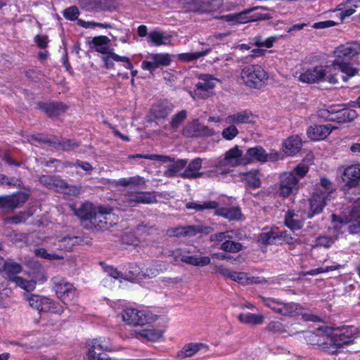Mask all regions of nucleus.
<instances>
[{
	"mask_svg": "<svg viewBox=\"0 0 360 360\" xmlns=\"http://www.w3.org/2000/svg\"><path fill=\"white\" fill-rule=\"evenodd\" d=\"M299 189V181L293 172H284L280 176V195L287 198Z\"/></svg>",
	"mask_w": 360,
	"mask_h": 360,
	"instance_id": "8",
	"label": "nucleus"
},
{
	"mask_svg": "<svg viewBox=\"0 0 360 360\" xmlns=\"http://www.w3.org/2000/svg\"><path fill=\"white\" fill-rule=\"evenodd\" d=\"M285 224L291 230H299L302 227V221L290 210H288L285 216Z\"/></svg>",
	"mask_w": 360,
	"mask_h": 360,
	"instance_id": "42",
	"label": "nucleus"
},
{
	"mask_svg": "<svg viewBox=\"0 0 360 360\" xmlns=\"http://www.w3.org/2000/svg\"><path fill=\"white\" fill-rule=\"evenodd\" d=\"M96 11H112L116 8L114 0H96Z\"/></svg>",
	"mask_w": 360,
	"mask_h": 360,
	"instance_id": "58",
	"label": "nucleus"
},
{
	"mask_svg": "<svg viewBox=\"0 0 360 360\" xmlns=\"http://www.w3.org/2000/svg\"><path fill=\"white\" fill-rule=\"evenodd\" d=\"M22 270V266L17 262L13 261L4 262L3 271H5L10 281L13 280V277H17V274L20 273Z\"/></svg>",
	"mask_w": 360,
	"mask_h": 360,
	"instance_id": "39",
	"label": "nucleus"
},
{
	"mask_svg": "<svg viewBox=\"0 0 360 360\" xmlns=\"http://www.w3.org/2000/svg\"><path fill=\"white\" fill-rule=\"evenodd\" d=\"M335 128L332 127L331 124L317 125L309 127L307 130V134L311 139H323L330 134L333 129Z\"/></svg>",
	"mask_w": 360,
	"mask_h": 360,
	"instance_id": "25",
	"label": "nucleus"
},
{
	"mask_svg": "<svg viewBox=\"0 0 360 360\" xmlns=\"http://www.w3.org/2000/svg\"><path fill=\"white\" fill-rule=\"evenodd\" d=\"M359 53L360 44L357 42L342 44L335 51L336 58H342L343 60L350 59Z\"/></svg>",
	"mask_w": 360,
	"mask_h": 360,
	"instance_id": "16",
	"label": "nucleus"
},
{
	"mask_svg": "<svg viewBox=\"0 0 360 360\" xmlns=\"http://www.w3.org/2000/svg\"><path fill=\"white\" fill-rule=\"evenodd\" d=\"M209 50L199 51L195 53H185L179 54L178 58L182 61H192L206 56L209 53Z\"/></svg>",
	"mask_w": 360,
	"mask_h": 360,
	"instance_id": "55",
	"label": "nucleus"
},
{
	"mask_svg": "<svg viewBox=\"0 0 360 360\" xmlns=\"http://www.w3.org/2000/svg\"><path fill=\"white\" fill-rule=\"evenodd\" d=\"M158 231V228L155 225L149 223H141L136 227V231L141 236H148Z\"/></svg>",
	"mask_w": 360,
	"mask_h": 360,
	"instance_id": "53",
	"label": "nucleus"
},
{
	"mask_svg": "<svg viewBox=\"0 0 360 360\" xmlns=\"http://www.w3.org/2000/svg\"><path fill=\"white\" fill-rule=\"evenodd\" d=\"M75 214L82 220L91 221L93 216L97 210V207H95L93 204L86 202L83 203L79 208L75 209Z\"/></svg>",
	"mask_w": 360,
	"mask_h": 360,
	"instance_id": "29",
	"label": "nucleus"
},
{
	"mask_svg": "<svg viewBox=\"0 0 360 360\" xmlns=\"http://www.w3.org/2000/svg\"><path fill=\"white\" fill-rule=\"evenodd\" d=\"M116 185L120 186H131L139 187L145 186V180L144 178L140 176H134L129 178L120 179L117 181Z\"/></svg>",
	"mask_w": 360,
	"mask_h": 360,
	"instance_id": "45",
	"label": "nucleus"
},
{
	"mask_svg": "<svg viewBox=\"0 0 360 360\" xmlns=\"http://www.w3.org/2000/svg\"><path fill=\"white\" fill-rule=\"evenodd\" d=\"M310 213L312 217L315 214L322 212L323 207L326 205L325 195L323 193H314L309 199Z\"/></svg>",
	"mask_w": 360,
	"mask_h": 360,
	"instance_id": "27",
	"label": "nucleus"
},
{
	"mask_svg": "<svg viewBox=\"0 0 360 360\" xmlns=\"http://www.w3.org/2000/svg\"><path fill=\"white\" fill-rule=\"evenodd\" d=\"M212 231L210 226H203L202 225H191L185 226H178L169 228L166 231V235L172 237H187L194 236L199 233H209Z\"/></svg>",
	"mask_w": 360,
	"mask_h": 360,
	"instance_id": "7",
	"label": "nucleus"
},
{
	"mask_svg": "<svg viewBox=\"0 0 360 360\" xmlns=\"http://www.w3.org/2000/svg\"><path fill=\"white\" fill-rule=\"evenodd\" d=\"M55 141H58V143H56L55 146H53L56 148H60L63 150H71L74 148H76L79 146V143L74 141L70 139H65L63 141H60L56 137Z\"/></svg>",
	"mask_w": 360,
	"mask_h": 360,
	"instance_id": "54",
	"label": "nucleus"
},
{
	"mask_svg": "<svg viewBox=\"0 0 360 360\" xmlns=\"http://www.w3.org/2000/svg\"><path fill=\"white\" fill-rule=\"evenodd\" d=\"M245 180L249 186L252 188H259L261 186V181L259 177V172L257 170L251 171L244 174Z\"/></svg>",
	"mask_w": 360,
	"mask_h": 360,
	"instance_id": "51",
	"label": "nucleus"
},
{
	"mask_svg": "<svg viewBox=\"0 0 360 360\" xmlns=\"http://www.w3.org/2000/svg\"><path fill=\"white\" fill-rule=\"evenodd\" d=\"M266 331L272 333H284L286 332V330L283 325V323L278 321H273L269 322L266 327Z\"/></svg>",
	"mask_w": 360,
	"mask_h": 360,
	"instance_id": "57",
	"label": "nucleus"
},
{
	"mask_svg": "<svg viewBox=\"0 0 360 360\" xmlns=\"http://www.w3.org/2000/svg\"><path fill=\"white\" fill-rule=\"evenodd\" d=\"M333 219L337 220L340 224L351 223L348 226L349 232L352 234L357 233L360 231V199L354 201L352 210L348 217H338L333 214Z\"/></svg>",
	"mask_w": 360,
	"mask_h": 360,
	"instance_id": "4",
	"label": "nucleus"
},
{
	"mask_svg": "<svg viewBox=\"0 0 360 360\" xmlns=\"http://www.w3.org/2000/svg\"><path fill=\"white\" fill-rule=\"evenodd\" d=\"M151 60H154L155 63L160 66H167L171 63V57L168 53H155L150 55Z\"/></svg>",
	"mask_w": 360,
	"mask_h": 360,
	"instance_id": "52",
	"label": "nucleus"
},
{
	"mask_svg": "<svg viewBox=\"0 0 360 360\" xmlns=\"http://www.w3.org/2000/svg\"><path fill=\"white\" fill-rule=\"evenodd\" d=\"M32 212L30 210L21 212L18 214L13 216L11 217L6 218L4 221L7 224H18L20 223H25L28 219V218L32 216Z\"/></svg>",
	"mask_w": 360,
	"mask_h": 360,
	"instance_id": "47",
	"label": "nucleus"
},
{
	"mask_svg": "<svg viewBox=\"0 0 360 360\" xmlns=\"http://www.w3.org/2000/svg\"><path fill=\"white\" fill-rule=\"evenodd\" d=\"M342 180L349 188L355 187L360 180V165L347 167L342 174Z\"/></svg>",
	"mask_w": 360,
	"mask_h": 360,
	"instance_id": "17",
	"label": "nucleus"
},
{
	"mask_svg": "<svg viewBox=\"0 0 360 360\" xmlns=\"http://www.w3.org/2000/svg\"><path fill=\"white\" fill-rule=\"evenodd\" d=\"M4 182L9 186H18L19 188H24L22 181L15 177L8 178L4 175H0V183L3 184Z\"/></svg>",
	"mask_w": 360,
	"mask_h": 360,
	"instance_id": "60",
	"label": "nucleus"
},
{
	"mask_svg": "<svg viewBox=\"0 0 360 360\" xmlns=\"http://www.w3.org/2000/svg\"><path fill=\"white\" fill-rule=\"evenodd\" d=\"M106 54V56L102 57V59L105 62V65L107 68H110L113 66V61L126 63L125 67L129 70H132L134 68L129 58L127 57L120 56L111 51H108Z\"/></svg>",
	"mask_w": 360,
	"mask_h": 360,
	"instance_id": "28",
	"label": "nucleus"
},
{
	"mask_svg": "<svg viewBox=\"0 0 360 360\" xmlns=\"http://www.w3.org/2000/svg\"><path fill=\"white\" fill-rule=\"evenodd\" d=\"M155 195L151 193L142 192L134 196L129 197L126 202L128 203L136 202V203H143L150 204L155 202Z\"/></svg>",
	"mask_w": 360,
	"mask_h": 360,
	"instance_id": "35",
	"label": "nucleus"
},
{
	"mask_svg": "<svg viewBox=\"0 0 360 360\" xmlns=\"http://www.w3.org/2000/svg\"><path fill=\"white\" fill-rule=\"evenodd\" d=\"M214 79L209 75H203L201 81L196 84L198 91H207L212 89L214 86Z\"/></svg>",
	"mask_w": 360,
	"mask_h": 360,
	"instance_id": "50",
	"label": "nucleus"
},
{
	"mask_svg": "<svg viewBox=\"0 0 360 360\" xmlns=\"http://www.w3.org/2000/svg\"><path fill=\"white\" fill-rule=\"evenodd\" d=\"M39 106L51 118L60 116L68 109V106L63 103H40Z\"/></svg>",
	"mask_w": 360,
	"mask_h": 360,
	"instance_id": "21",
	"label": "nucleus"
},
{
	"mask_svg": "<svg viewBox=\"0 0 360 360\" xmlns=\"http://www.w3.org/2000/svg\"><path fill=\"white\" fill-rule=\"evenodd\" d=\"M193 4V12H212L222 6L223 0H194Z\"/></svg>",
	"mask_w": 360,
	"mask_h": 360,
	"instance_id": "19",
	"label": "nucleus"
},
{
	"mask_svg": "<svg viewBox=\"0 0 360 360\" xmlns=\"http://www.w3.org/2000/svg\"><path fill=\"white\" fill-rule=\"evenodd\" d=\"M55 290L63 303L70 302L75 295L76 289L69 283H60L56 285Z\"/></svg>",
	"mask_w": 360,
	"mask_h": 360,
	"instance_id": "20",
	"label": "nucleus"
},
{
	"mask_svg": "<svg viewBox=\"0 0 360 360\" xmlns=\"http://www.w3.org/2000/svg\"><path fill=\"white\" fill-rule=\"evenodd\" d=\"M187 117V111L182 110L175 114L171 119L169 127L172 129L176 130Z\"/></svg>",
	"mask_w": 360,
	"mask_h": 360,
	"instance_id": "49",
	"label": "nucleus"
},
{
	"mask_svg": "<svg viewBox=\"0 0 360 360\" xmlns=\"http://www.w3.org/2000/svg\"><path fill=\"white\" fill-rule=\"evenodd\" d=\"M356 116L357 115L355 110L344 109L333 113V115H332L331 121L337 122L338 123H345L354 120Z\"/></svg>",
	"mask_w": 360,
	"mask_h": 360,
	"instance_id": "32",
	"label": "nucleus"
},
{
	"mask_svg": "<svg viewBox=\"0 0 360 360\" xmlns=\"http://www.w3.org/2000/svg\"><path fill=\"white\" fill-rule=\"evenodd\" d=\"M277 37H271L267 38L266 40H263L261 36H257L253 38V44L258 46H265L266 48H271L273 46L274 43L276 41Z\"/></svg>",
	"mask_w": 360,
	"mask_h": 360,
	"instance_id": "56",
	"label": "nucleus"
},
{
	"mask_svg": "<svg viewBox=\"0 0 360 360\" xmlns=\"http://www.w3.org/2000/svg\"><path fill=\"white\" fill-rule=\"evenodd\" d=\"M259 10H264V8L258 6L253 7L240 13L221 15L219 18L229 22L230 25L247 23L251 22L250 14Z\"/></svg>",
	"mask_w": 360,
	"mask_h": 360,
	"instance_id": "14",
	"label": "nucleus"
},
{
	"mask_svg": "<svg viewBox=\"0 0 360 360\" xmlns=\"http://www.w3.org/2000/svg\"><path fill=\"white\" fill-rule=\"evenodd\" d=\"M215 214L224 217L229 220L240 219L242 216L240 210L238 207H219L216 210Z\"/></svg>",
	"mask_w": 360,
	"mask_h": 360,
	"instance_id": "36",
	"label": "nucleus"
},
{
	"mask_svg": "<svg viewBox=\"0 0 360 360\" xmlns=\"http://www.w3.org/2000/svg\"><path fill=\"white\" fill-rule=\"evenodd\" d=\"M11 282L15 283L18 286L20 287L27 292L33 290L36 286V281H27L22 277H13Z\"/></svg>",
	"mask_w": 360,
	"mask_h": 360,
	"instance_id": "48",
	"label": "nucleus"
},
{
	"mask_svg": "<svg viewBox=\"0 0 360 360\" xmlns=\"http://www.w3.org/2000/svg\"><path fill=\"white\" fill-rule=\"evenodd\" d=\"M181 261L196 266H205L210 264V258L209 257H198L195 256L184 255L181 257Z\"/></svg>",
	"mask_w": 360,
	"mask_h": 360,
	"instance_id": "41",
	"label": "nucleus"
},
{
	"mask_svg": "<svg viewBox=\"0 0 360 360\" xmlns=\"http://www.w3.org/2000/svg\"><path fill=\"white\" fill-rule=\"evenodd\" d=\"M81 242L82 239L77 236H67L58 240L56 245L58 250L69 252L72 250L74 246Z\"/></svg>",
	"mask_w": 360,
	"mask_h": 360,
	"instance_id": "33",
	"label": "nucleus"
},
{
	"mask_svg": "<svg viewBox=\"0 0 360 360\" xmlns=\"http://www.w3.org/2000/svg\"><path fill=\"white\" fill-rule=\"evenodd\" d=\"M122 318L127 324L134 326H142L153 321V319L145 311L131 308L124 310Z\"/></svg>",
	"mask_w": 360,
	"mask_h": 360,
	"instance_id": "6",
	"label": "nucleus"
},
{
	"mask_svg": "<svg viewBox=\"0 0 360 360\" xmlns=\"http://www.w3.org/2000/svg\"><path fill=\"white\" fill-rule=\"evenodd\" d=\"M331 66L335 69L338 68L342 72L347 76H354L358 72V70L351 65L350 63L342 58H335L332 63Z\"/></svg>",
	"mask_w": 360,
	"mask_h": 360,
	"instance_id": "34",
	"label": "nucleus"
},
{
	"mask_svg": "<svg viewBox=\"0 0 360 360\" xmlns=\"http://www.w3.org/2000/svg\"><path fill=\"white\" fill-rule=\"evenodd\" d=\"M27 300L31 307L36 309L39 312L48 311L51 307V301L46 297L37 295H26Z\"/></svg>",
	"mask_w": 360,
	"mask_h": 360,
	"instance_id": "18",
	"label": "nucleus"
},
{
	"mask_svg": "<svg viewBox=\"0 0 360 360\" xmlns=\"http://www.w3.org/2000/svg\"><path fill=\"white\" fill-rule=\"evenodd\" d=\"M202 160L197 158L190 162L186 169L180 174L184 179H198L202 176L203 173L200 172L202 167Z\"/></svg>",
	"mask_w": 360,
	"mask_h": 360,
	"instance_id": "22",
	"label": "nucleus"
},
{
	"mask_svg": "<svg viewBox=\"0 0 360 360\" xmlns=\"http://www.w3.org/2000/svg\"><path fill=\"white\" fill-rule=\"evenodd\" d=\"M169 39V37L165 36L160 31L153 30L148 34V41L155 46L167 44V41Z\"/></svg>",
	"mask_w": 360,
	"mask_h": 360,
	"instance_id": "43",
	"label": "nucleus"
},
{
	"mask_svg": "<svg viewBox=\"0 0 360 360\" xmlns=\"http://www.w3.org/2000/svg\"><path fill=\"white\" fill-rule=\"evenodd\" d=\"M329 66L317 65L311 68L307 69L305 72L302 73L299 79L302 82L307 84L319 83L321 81H323L330 71Z\"/></svg>",
	"mask_w": 360,
	"mask_h": 360,
	"instance_id": "9",
	"label": "nucleus"
},
{
	"mask_svg": "<svg viewBox=\"0 0 360 360\" xmlns=\"http://www.w3.org/2000/svg\"><path fill=\"white\" fill-rule=\"evenodd\" d=\"M2 197L4 209L13 211L25 203L30 197V194L26 192L20 191L13 195H3Z\"/></svg>",
	"mask_w": 360,
	"mask_h": 360,
	"instance_id": "15",
	"label": "nucleus"
},
{
	"mask_svg": "<svg viewBox=\"0 0 360 360\" xmlns=\"http://www.w3.org/2000/svg\"><path fill=\"white\" fill-rule=\"evenodd\" d=\"M276 236H275L274 232L269 231L259 234L257 240L259 243L266 245L271 244L272 241L276 239Z\"/></svg>",
	"mask_w": 360,
	"mask_h": 360,
	"instance_id": "59",
	"label": "nucleus"
},
{
	"mask_svg": "<svg viewBox=\"0 0 360 360\" xmlns=\"http://www.w3.org/2000/svg\"><path fill=\"white\" fill-rule=\"evenodd\" d=\"M240 77L245 85L251 88L259 87L269 77L265 70L259 65L244 67Z\"/></svg>",
	"mask_w": 360,
	"mask_h": 360,
	"instance_id": "2",
	"label": "nucleus"
},
{
	"mask_svg": "<svg viewBox=\"0 0 360 360\" xmlns=\"http://www.w3.org/2000/svg\"><path fill=\"white\" fill-rule=\"evenodd\" d=\"M174 163L171 165L169 168L164 172V175L168 178H172L184 169L187 165V160L184 159H179L174 160Z\"/></svg>",
	"mask_w": 360,
	"mask_h": 360,
	"instance_id": "40",
	"label": "nucleus"
},
{
	"mask_svg": "<svg viewBox=\"0 0 360 360\" xmlns=\"http://www.w3.org/2000/svg\"><path fill=\"white\" fill-rule=\"evenodd\" d=\"M162 336V331L156 329H143L135 331V337H141L148 341H157Z\"/></svg>",
	"mask_w": 360,
	"mask_h": 360,
	"instance_id": "37",
	"label": "nucleus"
},
{
	"mask_svg": "<svg viewBox=\"0 0 360 360\" xmlns=\"http://www.w3.org/2000/svg\"><path fill=\"white\" fill-rule=\"evenodd\" d=\"M309 171V167L304 162H301L297 165L295 169L294 172L299 178H303Z\"/></svg>",
	"mask_w": 360,
	"mask_h": 360,
	"instance_id": "64",
	"label": "nucleus"
},
{
	"mask_svg": "<svg viewBox=\"0 0 360 360\" xmlns=\"http://www.w3.org/2000/svg\"><path fill=\"white\" fill-rule=\"evenodd\" d=\"M302 307L297 303L290 302L281 304V307H274V311L285 316H292L300 314Z\"/></svg>",
	"mask_w": 360,
	"mask_h": 360,
	"instance_id": "31",
	"label": "nucleus"
},
{
	"mask_svg": "<svg viewBox=\"0 0 360 360\" xmlns=\"http://www.w3.org/2000/svg\"><path fill=\"white\" fill-rule=\"evenodd\" d=\"M335 330L329 327H319L315 331L308 334V340L312 345H318L329 353L336 352L338 348L352 342L354 335L352 328H343Z\"/></svg>",
	"mask_w": 360,
	"mask_h": 360,
	"instance_id": "1",
	"label": "nucleus"
},
{
	"mask_svg": "<svg viewBox=\"0 0 360 360\" xmlns=\"http://www.w3.org/2000/svg\"><path fill=\"white\" fill-rule=\"evenodd\" d=\"M247 158L250 160V162L252 160H257L259 162H266L268 160H274V158L271 155L266 153L264 149L261 146H257L250 148L247 150Z\"/></svg>",
	"mask_w": 360,
	"mask_h": 360,
	"instance_id": "26",
	"label": "nucleus"
},
{
	"mask_svg": "<svg viewBox=\"0 0 360 360\" xmlns=\"http://www.w3.org/2000/svg\"><path fill=\"white\" fill-rule=\"evenodd\" d=\"M254 116L250 111L244 110L229 115L226 117V122L230 124H240L243 123H252Z\"/></svg>",
	"mask_w": 360,
	"mask_h": 360,
	"instance_id": "24",
	"label": "nucleus"
},
{
	"mask_svg": "<svg viewBox=\"0 0 360 360\" xmlns=\"http://www.w3.org/2000/svg\"><path fill=\"white\" fill-rule=\"evenodd\" d=\"M250 160L243 156V151L238 146L229 150L224 155V158L219 160L215 165L216 167H237L241 165H248Z\"/></svg>",
	"mask_w": 360,
	"mask_h": 360,
	"instance_id": "5",
	"label": "nucleus"
},
{
	"mask_svg": "<svg viewBox=\"0 0 360 360\" xmlns=\"http://www.w3.org/2000/svg\"><path fill=\"white\" fill-rule=\"evenodd\" d=\"M219 272L223 276L229 278L231 280L238 282L242 285H251L253 283H260L262 281L258 277H251L245 272H236L231 271L229 269L219 267Z\"/></svg>",
	"mask_w": 360,
	"mask_h": 360,
	"instance_id": "11",
	"label": "nucleus"
},
{
	"mask_svg": "<svg viewBox=\"0 0 360 360\" xmlns=\"http://www.w3.org/2000/svg\"><path fill=\"white\" fill-rule=\"evenodd\" d=\"M214 130L199 122L198 120L186 124L182 131L184 136L186 137H198L204 136H212Z\"/></svg>",
	"mask_w": 360,
	"mask_h": 360,
	"instance_id": "12",
	"label": "nucleus"
},
{
	"mask_svg": "<svg viewBox=\"0 0 360 360\" xmlns=\"http://www.w3.org/2000/svg\"><path fill=\"white\" fill-rule=\"evenodd\" d=\"M79 14V9L77 6H70L68 8H66L63 11V16L70 20H74L77 18L78 15Z\"/></svg>",
	"mask_w": 360,
	"mask_h": 360,
	"instance_id": "62",
	"label": "nucleus"
},
{
	"mask_svg": "<svg viewBox=\"0 0 360 360\" xmlns=\"http://www.w3.org/2000/svg\"><path fill=\"white\" fill-rule=\"evenodd\" d=\"M110 39L106 36H98L93 38L91 43L95 46L96 51L101 53H107L110 51L109 48L107 46Z\"/></svg>",
	"mask_w": 360,
	"mask_h": 360,
	"instance_id": "44",
	"label": "nucleus"
},
{
	"mask_svg": "<svg viewBox=\"0 0 360 360\" xmlns=\"http://www.w3.org/2000/svg\"><path fill=\"white\" fill-rule=\"evenodd\" d=\"M110 350L107 345L102 344L98 339H94L89 344V348L86 352L89 360H111L106 354Z\"/></svg>",
	"mask_w": 360,
	"mask_h": 360,
	"instance_id": "13",
	"label": "nucleus"
},
{
	"mask_svg": "<svg viewBox=\"0 0 360 360\" xmlns=\"http://www.w3.org/2000/svg\"><path fill=\"white\" fill-rule=\"evenodd\" d=\"M202 348L207 349L208 346L200 342L188 343L178 351L177 357L180 359L192 357Z\"/></svg>",
	"mask_w": 360,
	"mask_h": 360,
	"instance_id": "23",
	"label": "nucleus"
},
{
	"mask_svg": "<svg viewBox=\"0 0 360 360\" xmlns=\"http://www.w3.org/2000/svg\"><path fill=\"white\" fill-rule=\"evenodd\" d=\"M116 219L111 208L101 206L97 207L90 223L98 230H106L116 224Z\"/></svg>",
	"mask_w": 360,
	"mask_h": 360,
	"instance_id": "3",
	"label": "nucleus"
},
{
	"mask_svg": "<svg viewBox=\"0 0 360 360\" xmlns=\"http://www.w3.org/2000/svg\"><path fill=\"white\" fill-rule=\"evenodd\" d=\"M243 245L238 242L231 240L228 238L226 241L223 242L220 246V250L226 252L236 253L242 250Z\"/></svg>",
	"mask_w": 360,
	"mask_h": 360,
	"instance_id": "46",
	"label": "nucleus"
},
{
	"mask_svg": "<svg viewBox=\"0 0 360 360\" xmlns=\"http://www.w3.org/2000/svg\"><path fill=\"white\" fill-rule=\"evenodd\" d=\"M238 134V131L236 126L231 124L227 128L224 129L222 131V136L226 140H232Z\"/></svg>",
	"mask_w": 360,
	"mask_h": 360,
	"instance_id": "61",
	"label": "nucleus"
},
{
	"mask_svg": "<svg viewBox=\"0 0 360 360\" xmlns=\"http://www.w3.org/2000/svg\"><path fill=\"white\" fill-rule=\"evenodd\" d=\"M174 105L167 100L154 104L150 111V116L157 123L165 121L174 110Z\"/></svg>",
	"mask_w": 360,
	"mask_h": 360,
	"instance_id": "10",
	"label": "nucleus"
},
{
	"mask_svg": "<svg viewBox=\"0 0 360 360\" xmlns=\"http://www.w3.org/2000/svg\"><path fill=\"white\" fill-rule=\"evenodd\" d=\"M285 152L289 155L298 153L302 148L301 139L298 136H292L286 139L283 143Z\"/></svg>",
	"mask_w": 360,
	"mask_h": 360,
	"instance_id": "30",
	"label": "nucleus"
},
{
	"mask_svg": "<svg viewBox=\"0 0 360 360\" xmlns=\"http://www.w3.org/2000/svg\"><path fill=\"white\" fill-rule=\"evenodd\" d=\"M240 322L249 325H259L264 322V317L261 314H254L251 313L240 314L238 316Z\"/></svg>",
	"mask_w": 360,
	"mask_h": 360,
	"instance_id": "38",
	"label": "nucleus"
},
{
	"mask_svg": "<svg viewBox=\"0 0 360 360\" xmlns=\"http://www.w3.org/2000/svg\"><path fill=\"white\" fill-rule=\"evenodd\" d=\"M228 238H231V236L228 234V232H220L210 236V240L215 243L217 245L222 241H226Z\"/></svg>",
	"mask_w": 360,
	"mask_h": 360,
	"instance_id": "63",
	"label": "nucleus"
}]
</instances>
